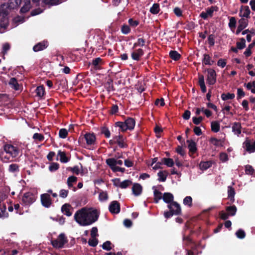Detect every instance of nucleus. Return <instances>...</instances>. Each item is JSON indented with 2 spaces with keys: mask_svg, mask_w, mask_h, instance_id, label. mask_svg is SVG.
<instances>
[{
  "mask_svg": "<svg viewBox=\"0 0 255 255\" xmlns=\"http://www.w3.org/2000/svg\"><path fill=\"white\" fill-rule=\"evenodd\" d=\"M97 210L91 208L84 207L77 211L74 216L75 221L81 226H87L92 225L98 219Z\"/></svg>",
  "mask_w": 255,
  "mask_h": 255,
  "instance_id": "nucleus-1",
  "label": "nucleus"
},
{
  "mask_svg": "<svg viewBox=\"0 0 255 255\" xmlns=\"http://www.w3.org/2000/svg\"><path fill=\"white\" fill-rule=\"evenodd\" d=\"M3 150L0 154V159L4 163L17 161L22 154L21 151L17 147L10 144H5Z\"/></svg>",
  "mask_w": 255,
  "mask_h": 255,
  "instance_id": "nucleus-2",
  "label": "nucleus"
},
{
  "mask_svg": "<svg viewBox=\"0 0 255 255\" xmlns=\"http://www.w3.org/2000/svg\"><path fill=\"white\" fill-rule=\"evenodd\" d=\"M120 156L118 158H110L106 159V162L109 166L111 169L114 172L120 171L122 173L125 171L124 168L120 167L117 165H122L123 164V161L118 159Z\"/></svg>",
  "mask_w": 255,
  "mask_h": 255,
  "instance_id": "nucleus-3",
  "label": "nucleus"
},
{
  "mask_svg": "<svg viewBox=\"0 0 255 255\" xmlns=\"http://www.w3.org/2000/svg\"><path fill=\"white\" fill-rule=\"evenodd\" d=\"M67 242V238L63 233L60 234L56 239L53 240L51 241L53 247L56 248H63Z\"/></svg>",
  "mask_w": 255,
  "mask_h": 255,
  "instance_id": "nucleus-4",
  "label": "nucleus"
},
{
  "mask_svg": "<svg viewBox=\"0 0 255 255\" xmlns=\"http://www.w3.org/2000/svg\"><path fill=\"white\" fill-rule=\"evenodd\" d=\"M109 143L112 145L117 143L121 148H126L128 146L126 139L120 134L114 136L113 139L109 141Z\"/></svg>",
  "mask_w": 255,
  "mask_h": 255,
  "instance_id": "nucleus-5",
  "label": "nucleus"
},
{
  "mask_svg": "<svg viewBox=\"0 0 255 255\" xmlns=\"http://www.w3.org/2000/svg\"><path fill=\"white\" fill-rule=\"evenodd\" d=\"M36 200L35 195L30 192L25 193L22 198L23 204L25 205H29L32 204Z\"/></svg>",
  "mask_w": 255,
  "mask_h": 255,
  "instance_id": "nucleus-6",
  "label": "nucleus"
},
{
  "mask_svg": "<svg viewBox=\"0 0 255 255\" xmlns=\"http://www.w3.org/2000/svg\"><path fill=\"white\" fill-rule=\"evenodd\" d=\"M243 147L250 153L255 152V141L252 143L250 140L247 138L243 143Z\"/></svg>",
  "mask_w": 255,
  "mask_h": 255,
  "instance_id": "nucleus-7",
  "label": "nucleus"
},
{
  "mask_svg": "<svg viewBox=\"0 0 255 255\" xmlns=\"http://www.w3.org/2000/svg\"><path fill=\"white\" fill-rule=\"evenodd\" d=\"M168 208L174 215H179L181 212L180 205L176 202H172L168 205Z\"/></svg>",
  "mask_w": 255,
  "mask_h": 255,
  "instance_id": "nucleus-8",
  "label": "nucleus"
},
{
  "mask_svg": "<svg viewBox=\"0 0 255 255\" xmlns=\"http://www.w3.org/2000/svg\"><path fill=\"white\" fill-rule=\"evenodd\" d=\"M207 81L209 84L213 85L216 81V73L214 70L210 69L207 70Z\"/></svg>",
  "mask_w": 255,
  "mask_h": 255,
  "instance_id": "nucleus-9",
  "label": "nucleus"
},
{
  "mask_svg": "<svg viewBox=\"0 0 255 255\" xmlns=\"http://www.w3.org/2000/svg\"><path fill=\"white\" fill-rule=\"evenodd\" d=\"M84 138L87 145L93 146L96 143V136L93 133H87L84 135Z\"/></svg>",
  "mask_w": 255,
  "mask_h": 255,
  "instance_id": "nucleus-10",
  "label": "nucleus"
},
{
  "mask_svg": "<svg viewBox=\"0 0 255 255\" xmlns=\"http://www.w3.org/2000/svg\"><path fill=\"white\" fill-rule=\"evenodd\" d=\"M109 209L111 213L118 214L120 211V204L117 201H113L109 205Z\"/></svg>",
  "mask_w": 255,
  "mask_h": 255,
  "instance_id": "nucleus-11",
  "label": "nucleus"
},
{
  "mask_svg": "<svg viewBox=\"0 0 255 255\" xmlns=\"http://www.w3.org/2000/svg\"><path fill=\"white\" fill-rule=\"evenodd\" d=\"M133 50L131 52V56L133 60L138 61L140 57L143 55L144 52L141 48L136 49L133 48Z\"/></svg>",
  "mask_w": 255,
  "mask_h": 255,
  "instance_id": "nucleus-12",
  "label": "nucleus"
},
{
  "mask_svg": "<svg viewBox=\"0 0 255 255\" xmlns=\"http://www.w3.org/2000/svg\"><path fill=\"white\" fill-rule=\"evenodd\" d=\"M41 201L43 206L46 208L49 207L51 204V200L49 194L45 193L41 195Z\"/></svg>",
  "mask_w": 255,
  "mask_h": 255,
  "instance_id": "nucleus-13",
  "label": "nucleus"
},
{
  "mask_svg": "<svg viewBox=\"0 0 255 255\" xmlns=\"http://www.w3.org/2000/svg\"><path fill=\"white\" fill-rule=\"evenodd\" d=\"M215 10H216L215 7L211 6L207 8L206 11H202L200 15L202 18L206 19L208 17H212L214 11Z\"/></svg>",
  "mask_w": 255,
  "mask_h": 255,
  "instance_id": "nucleus-14",
  "label": "nucleus"
},
{
  "mask_svg": "<svg viewBox=\"0 0 255 255\" xmlns=\"http://www.w3.org/2000/svg\"><path fill=\"white\" fill-rule=\"evenodd\" d=\"M232 131L238 136H239L242 132V126L241 124L239 122L234 123L232 124Z\"/></svg>",
  "mask_w": 255,
  "mask_h": 255,
  "instance_id": "nucleus-15",
  "label": "nucleus"
},
{
  "mask_svg": "<svg viewBox=\"0 0 255 255\" xmlns=\"http://www.w3.org/2000/svg\"><path fill=\"white\" fill-rule=\"evenodd\" d=\"M250 13L251 11L248 6H243L240 10L239 15L243 18H249Z\"/></svg>",
  "mask_w": 255,
  "mask_h": 255,
  "instance_id": "nucleus-16",
  "label": "nucleus"
},
{
  "mask_svg": "<svg viewBox=\"0 0 255 255\" xmlns=\"http://www.w3.org/2000/svg\"><path fill=\"white\" fill-rule=\"evenodd\" d=\"M188 148L190 154H194L197 151V146L196 142L192 140H187Z\"/></svg>",
  "mask_w": 255,
  "mask_h": 255,
  "instance_id": "nucleus-17",
  "label": "nucleus"
},
{
  "mask_svg": "<svg viewBox=\"0 0 255 255\" xmlns=\"http://www.w3.org/2000/svg\"><path fill=\"white\" fill-rule=\"evenodd\" d=\"M142 191V187L138 183H134L132 188V191L133 195L135 196H139L141 194Z\"/></svg>",
  "mask_w": 255,
  "mask_h": 255,
  "instance_id": "nucleus-18",
  "label": "nucleus"
},
{
  "mask_svg": "<svg viewBox=\"0 0 255 255\" xmlns=\"http://www.w3.org/2000/svg\"><path fill=\"white\" fill-rule=\"evenodd\" d=\"M92 64L95 69L99 70L101 68V65L103 64V61L101 58L98 57L93 60Z\"/></svg>",
  "mask_w": 255,
  "mask_h": 255,
  "instance_id": "nucleus-19",
  "label": "nucleus"
},
{
  "mask_svg": "<svg viewBox=\"0 0 255 255\" xmlns=\"http://www.w3.org/2000/svg\"><path fill=\"white\" fill-rule=\"evenodd\" d=\"M8 84L11 88L16 91L20 90V86L18 83L17 80L14 78H12L10 79Z\"/></svg>",
  "mask_w": 255,
  "mask_h": 255,
  "instance_id": "nucleus-20",
  "label": "nucleus"
},
{
  "mask_svg": "<svg viewBox=\"0 0 255 255\" xmlns=\"http://www.w3.org/2000/svg\"><path fill=\"white\" fill-rule=\"evenodd\" d=\"M47 42L46 41H43L35 45L33 47V49L34 51L38 52L44 49L47 47Z\"/></svg>",
  "mask_w": 255,
  "mask_h": 255,
  "instance_id": "nucleus-21",
  "label": "nucleus"
},
{
  "mask_svg": "<svg viewBox=\"0 0 255 255\" xmlns=\"http://www.w3.org/2000/svg\"><path fill=\"white\" fill-rule=\"evenodd\" d=\"M162 199L164 202L168 204L169 205L171 202H174V197L173 195L170 193H165L163 195Z\"/></svg>",
  "mask_w": 255,
  "mask_h": 255,
  "instance_id": "nucleus-22",
  "label": "nucleus"
},
{
  "mask_svg": "<svg viewBox=\"0 0 255 255\" xmlns=\"http://www.w3.org/2000/svg\"><path fill=\"white\" fill-rule=\"evenodd\" d=\"M152 189L153 190L154 201L157 203L162 198L163 195L160 192L157 190L155 186H153Z\"/></svg>",
  "mask_w": 255,
  "mask_h": 255,
  "instance_id": "nucleus-23",
  "label": "nucleus"
},
{
  "mask_svg": "<svg viewBox=\"0 0 255 255\" xmlns=\"http://www.w3.org/2000/svg\"><path fill=\"white\" fill-rule=\"evenodd\" d=\"M21 0H9L8 7L10 9H14L17 8L19 6L20 4L21 3ZM7 7V5H6Z\"/></svg>",
  "mask_w": 255,
  "mask_h": 255,
  "instance_id": "nucleus-24",
  "label": "nucleus"
},
{
  "mask_svg": "<svg viewBox=\"0 0 255 255\" xmlns=\"http://www.w3.org/2000/svg\"><path fill=\"white\" fill-rule=\"evenodd\" d=\"M168 175V172L166 170L160 171L158 174V180L160 182L165 181L166 178Z\"/></svg>",
  "mask_w": 255,
  "mask_h": 255,
  "instance_id": "nucleus-25",
  "label": "nucleus"
},
{
  "mask_svg": "<svg viewBox=\"0 0 255 255\" xmlns=\"http://www.w3.org/2000/svg\"><path fill=\"white\" fill-rule=\"evenodd\" d=\"M57 156L59 158V160L62 163H67L69 161V158L66 155L65 152L59 150L58 152Z\"/></svg>",
  "mask_w": 255,
  "mask_h": 255,
  "instance_id": "nucleus-26",
  "label": "nucleus"
},
{
  "mask_svg": "<svg viewBox=\"0 0 255 255\" xmlns=\"http://www.w3.org/2000/svg\"><path fill=\"white\" fill-rule=\"evenodd\" d=\"M128 129L132 130L135 126V121L132 118H128L125 121Z\"/></svg>",
  "mask_w": 255,
  "mask_h": 255,
  "instance_id": "nucleus-27",
  "label": "nucleus"
},
{
  "mask_svg": "<svg viewBox=\"0 0 255 255\" xmlns=\"http://www.w3.org/2000/svg\"><path fill=\"white\" fill-rule=\"evenodd\" d=\"M211 128L212 131L217 132L220 130V125L218 121H213L211 123Z\"/></svg>",
  "mask_w": 255,
  "mask_h": 255,
  "instance_id": "nucleus-28",
  "label": "nucleus"
},
{
  "mask_svg": "<svg viewBox=\"0 0 255 255\" xmlns=\"http://www.w3.org/2000/svg\"><path fill=\"white\" fill-rule=\"evenodd\" d=\"M6 207L5 205H2L0 206V218L4 219L7 218L8 214L6 211Z\"/></svg>",
  "mask_w": 255,
  "mask_h": 255,
  "instance_id": "nucleus-29",
  "label": "nucleus"
},
{
  "mask_svg": "<svg viewBox=\"0 0 255 255\" xmlns=\"http://www.w3.org/2000/svg\"><path fill=\"white\" fill-rule=\"evenodd\" d=\"M210 141L212 144L216 146H222L224 143L223 140L218 139L215 137L211 138Z\"/></svg>",
  "mask_w": 255,
  "mask_h": 255,
  "instance_id": "nucleus-30",
  "label": "nucleus"
},
{
  "mask_svg": "<svg viewBox=\"0 0 255 255\" xmlns=\"http://www.w3.org/2000/svg\"><path fill=\"white\" fill-rule=\"evenodd\" d=\"M248 24V19L242 18L241 19L239 20V25L238 27L241 28V29H245Z\"/></svg>",
  "mask_w": 255,
  "mask_h": 255,
  "instance_id": "nucleus-31",
  "label": "nucleus"
},
{
  "mask_svg": "<svg viewBox=\"0 0 255 255\" xmlns=\"http://www.w3.org/2000/svg\"><path fill=\"white\" fill-rule=\"evenodd\" d=\"M63 213L67 216H70L72 213L70 212V206L67 204H65L62 206L61 208Z\"/></svg>",
  "mask_w": 255,
  "mask_h": 255,
  "instance_id": "nucleus-32",
  "label": "nucleus"
},
{
  "mask_svg": "<svg viewBox=\"0 0 255 255\" xmlns=\"http://www.w3.org/2000/svg\"><path fill=\"white\" fill-rule=\"evenodd\" d=\"M235 95L233 93H223L221 95V98L223 101L231 100L235 98Z\"/></svg>",
  "mask_w": 255,
  "mask_h": 255,
  "instance_id": "nucleus-33",
  "label": "nucleus"
},
{
  "mask_svg": "<svg viewBox=\"0 0 255 255\" xmlns=\"http://www.w3.org/2000/svg\"><path fill=\"white\" fill-rule=\"evenodd\" d=\"M77 180V178L74 176H71L67 179V185L69 188L73 187V184Z\"/></svg>",
  "mask_w": 255,
  "mask_h": 255,
  "instance_id": "nucleus-34",
  "label": "nucleus"
},
{
  "mask_svg": "<svg viewBox=\"0 0 255 255\" xmlns=\"http://www.w3.org/2000/svg\"><path fill=\"white\" fill-rule=\"evenodd\" d=\"M203 63L205 65H211L213 64L214 61L211 59V57L208 54H205Z\"/></svg>",
  "mask_w": 255,
  "mask_h": 255,
  "instance_id": "nucleus-35",
  "label": "nucleus"
},
{
  "mask_svg": "<svg viewBox=\"0 0 255 255\" xmlns=\"http://www.w3.org/2000/svg\"><path fill=\"white\" fill-rule=\"evenodd\" d=\"M226 211L229 215L234 216L236 214L237 208L235 206H229L226 208Z\"/></svg>",
  "mask_w": 255,
  "mask_h": 255,
  "instance_id": "nucleus-36",
  "label": "nucleus"
},
{
  "mask_svg": "<svg viewBox=\"0 0 255 255\" xmlns=\"http://www.w3.org/2000/svg\"><path fill=\"white\" fill-rule=\"evenodd\" d=\"M30 8V0H27L24 5L20 9V11L22 13H25L29 10Z\"/></svg>",
  "mask_w": 255,
  "mask_h": 255,
  "instance_id": "nucleus-37",
  "label": "nucleus"
},
{
  "mask_svg": "<svg viewBox=\"0 0 255 255\" xmlns=\"http://www.w3.org/2000/svg\"><path fill=\"white\" fill-rule=\"evenodd\" d=\"M246 47V40L244 38L240 39V41L237 42V48L239 49H242Z\"/></svg>",
  "mask_w": 255,
  "mask_h": 255,
  "instance_id": "nucleus-38",
  "label": "nucleus"
},
{
  "mask_svg": "<svg viewBox=\"0 0 255 255\" xmlns=\"http://www.w3.org/2000/svg\"><path fill=\"white\" fill-rule=\"evenodd\" d=\"M8 170L12 173L17 172L19 171V166L17 164H11L9 166Z\"/></svg>",
  "mask_w": 255,
  "mask_h": 255,
  "instance_id": "nucleus-39",
  "label": "nucleus"
},
{
  "mask_svg": "<svg viewBox=\"0 0 255 255\" xmlns=\"http://www.w3.org/2000/svg\"><path fill=\"white\" fill-rule=\"evenodd\" d=\"M108 199V195L106 191H102L100 193L99 195V199L100 201H105Z\"/></svg>",
  "mask_w": 255,
  "mask_h": 255,
  "instance_id": "nucleus-40",
  "label": "nucleus"
},
{
  "mask_svg": "<svg viewBox=\"0 0 255 255\" xmlns=\"http://www.w3.org/2000/svg\"><path fill=\"white\" fill-rule=\"evenodd\" d=\"M43 2L48 5H57L61 2L60 0H42Z\"/></svg>",
  "mask_w": 255,
  "mask_h": 255,
  "instance_id": "nucleus-41",
  "label": "nucleus"
},
{
  "mask_svg": "<svg viewBox=\"0 0 255 255\" xmlns=\"http://www.w3.org/2000/svg\"><path fill=\"white\" fill-rule=\"evenodd\" d=\"M159 5L157 3H154L150 9V11L153 14H157L159 12Z\"/></svg>",
  "mask_w": 255,
  "mask_h": 255,
  "instance_id": "nucleus-42",
  "label": "nucleus"
},
{
  "mask_svg": "<svg viewBox=\"0 0 255 255\" xmlns=\"http://www.w3.org/2000/svg\"><path fill=\"white\" fill-rule=\"evenodd\" d=\"M171 58L174 60H177L180 58V55L176 51H171L169 53Z\"/></svg>",
  "mask_w": 255,
  "mask_h": 255,
  "instance_id": "nucleus-43",
  "label": "nucleus"
},
{
  "mask_svg": "<svg viewBox=\"0 0 255 255\" xmlns=\"http://www.w3.org/2000/svg\"><path fill=\"white\" fill-rule=\"evenodd\" d=\"M36 95L39 97H42L44 94V89L42 86L37 87L36 89Z\"/></svg>",
  "mask_w": 255,
  "mask_h": 255,
  "instance_id": "nucleus-44",
  "label": "nucleus"
},
{
  "mask_svg": "<svg viewBox=\"0 0 255 255\" xmlns=\"http://www.w3.org/2000/svg\"><path fill=\"white\" fill-rule=\"evenodd\" d=\"M212 163L210 161L202 162L200 164V168L202 170H206L211 166Z\"/></svg>",
  "mask_w": 255,
  "mask_h": 255,
  "instance_id": "nucleus-45",
  "label": "nucleus"
},
{
  "mask_svg": "<svg viewBox=\"0 0 255 255\" xmlns=\"http://www.w3.org/2000/svg\"><path fill=\"white\" fill-rule=\"evenodd\" d=\"M236 20L234 17H231L230 19L229 26L232 30H234L236 27Z\"/></svg>",
  "mask_w": 255,
  "mask_h": 255,
  "instance_id": "nucleus-46",
  "label": "nucleus"
},
{
  "mask_svg": "<svg viewBox=\"0 0 255 255\" xmlns=\"http://www.w3.org/2000/svg\"><path fill=\"white\" fill-rule=\"evenodd\" d=\"M8 22L7 18L5 16L3 17L0 20V26L1 28H5L7 26Z\"/></svg>",
  "mask_w": 255,
  "mask_h": 255,
  "instance_id": "nucleus-47",
  "label": "nucleus"
},
{
  "mask_svg": "<svg viewBox=\"0 0 255 255\" xmlns=\"http://www.w3.org/2000/svg\"><path fill=\"white\" fill-rule=\"evenodd\" d=\"M163 163L167 165L168 167H172L174 165V161L171 158H164L163 159Z\"/></svg>",
  "mask_w": 255,
  "mask_h": 255,
  "instance_id": "nucleus-48",
  "label": "nucleus"
},
{
  "mask_svg": "<svg viewBox=\"0 0 255 255\" xmlns=\"http://www.w3.org/2000/svg\"><path fill=\"white\" fill-rule=\"evenodd\" d=\"M247 88L251 90L253 93H255V81L249 82L246 85Z\"/></svg>",
  "mask_w": 255,
  "mask_h": 255,
  "instance_id": "nucleus-49",
  "label": "nucleus"
},
{
  "mask_svg": "<svg viewBox=\"0 0 255 255\" xmlns=\"http://www.w3.org/2000/svg\"><path fill=\"white\" fill-rule=\"evenodd\" d=\"M183 204L189 207H191L192 204V199L191 196H186L183 200Z\"/></svg>",
  "mask_w": 255,
  "mask_h": 255,
  "instance_id": "nucleus-50",
  "label": "nucleus"
},
{
  "mask_svg": "<svg viewBox=\"0 0 255 255\" xmlns=\"http://www.w3.org/2000/svg\"><path fill=\"white\" fill-rule=\"evenodd\" d=\"M145 40L143 38H138L137 41L133 44V48H136L137 46H143L144 45Z\"/></svg>",
  "mask_w": 255,
  "mask_h": 255,
  "instance_id": "nucleus-51",
  "label": "nucleus"
},
{
  "mask_svg": "<svg viewBox=\"0 0 255 255\" xmlns=\"http://www.w3.org/2000/svg\"><path fill=\"white\" fill-rule=\"evenodd\" d=\"M131 184V181L129 180H125L122 182H121V184H120V187L122 189H125L127 188Z\"/></svg>",
  "mask_w": 255,
  "mask_h": 255,
  "instance_id": "nucleus-52",
  "label": "nucleus"
},
{
  "mask_svg": "<svg viewBox=\"0 0 255 255\" xmlns=\"http://www.w3.org/2000/svg\"><path fill=\"white\" fill-rule=\"evenodd\" d=\"M116 126L117 127H119L122 131H125L128 129L127 127H126V124L125 122H118L116 123Z\"/></svg>",
  "mask_w": 255,
  "mask_h": 255,
  "instance_id": "nucleus-53",
  "label": "nucleus"
},
{
  "mask_svg": "<svg viewBox=\"0 0 255 255\" xmlns=\"http://www.w3.org/2000/svg\"><path fill=\"white\" fill-rule=\"evenodd\" d=\"M254 169L250 165L245 166V172L247 174L253 175L254 172Z\"/></svg>",
  "mask_w": 255,
  "mask_h": 255,
  "instance_id": "nucleus-54",
  "label": "nucleus"
},
{
  "mask_svg": "<svg viewBox=\"0 0 255 255\" xmlns=\"http://www.w3.org/2000/svg\"><path fill=\"white\" fill-rule=\"evenodd\" d=\"M68 134V130L65 128L60 129L59 132V137L62 138H65Z\"/></svg>",
  "mask_w": 255,
  "mask_h": 255,
  "instance_id": "nucleus-55",
  "label": "nucleus"
},
{
  "mask_svg": "<svg viewBox=\"0 0 255 255\" xmlns=\"http://www.w3.org/2000/svg\"><path fill=\"white\" fill-rule=\"evenodd\" d=\"M219 158L220 160L223 162H226L229 159L228 155L225 152L220 153L219 155Z\"/></svg>",
  "mask_w": 255,
  "mask_h": 255,
  "instance_id": "nucleus-56",
  "label": "nucleus"
},
{
  "mask_svg": "<svg viewBox=\"0 0 255 255\" xmlns=\"http://www.w3.org/2000/svg\"><path fill=\"white\" fill-rule=\"evenodd\" d=\"M59 168V164L57 163L53 162L49 167V169L50 171H55Z\"/></svg>",
  "mask_w": 255,
  "mask_h": 255,
  "instance_id": "nucleus-57",
  "label": "nucleus"
},
{
  "mask_svg": "<svg viewBox=\"0 0 255 255\" xmlns=\"http://www.w3.org/2000/svg\"><path fill=\"white\" fill-rule=\"evenodd\" d=\"M98 243V240L96 238H91L88 241L89 245L92 247H96Z\"/></svg>",
  "mask_w": 255,
  "mask_h": 255,
  "instance_id": "nucleus-58",
  "label": "nucleus"
},
{
  "mask_svg": "<svg viewBox=\"0 0 255 255\" xmlns=\"http://www.w3.org/2000/svg\"><path fill=\"white\" fill-rule=\"evenodd\" d=\"M102 248L104 250L106 251H110L111 250V243L110 241H106L102 245Z\"/></svg>",
  "mask_w": 255,
  "mask_h": 255,
  "instance_id": "nucleus-59",
  "label": "nucleus"
},
{
  "mask_svg": "<svg viewBox=\"0 0 255 255\" xmlns=\"http://www.w3.org/2000/svg\"><path fill=\"white\" fill-rule=\"evenodd\" d=\"M33 138L35 140L41 141L44 139V136L41 134L35 133L33 135Z\"/></svg>",
  "mask_w": 255,
  "mask_h": 255,
  "instance_id": "nucleus-60",
  "label": "nucleus"
},
{
  "mask_svg": "<svg viewBox=\"0 0 255 255\" xmlns=\"http://www.w3.org/2000/svg\"><path fill=\"white\" fill-rule=\"evenodd\" d=\"M122 32L125 34L129 33L130 31L129 27L127 25H124L122 27Z\"/></svg>",
  "mask_w": 255,
  "mask_h": 255,
  "instance_id": "nucleus-61",
  "label": "nucleus"
},
{
  "mask_svg": "<svg viewBox=\"0 0 255 255\" xmlns=\"http://www.w3.org/2000/svg\"><path fill=\"white\" fill-rule=\"evenodd\" d=\"M237 237L240 239H243L245 237V232L242 230H239L236 233Z\"/></svg>",
  "mask_w": 255,
  "mask_h": 255,
  "instance_id": "nucleus-62",
  "label": "nucleus"
},
{
  "mask_svg": "<svg viewBox=\"0 0 255 255\" xmlns=\"http://www.w3.org/2000/svg\"><path fill=\"white\" fill-rule=\"evenodd\" d=\"M128 23L131 26L135 27L138 25L139 22L137 20H134L132 18H130L128 19Z\"/></svg>",
  "mask_w": 255,
  "mask_h": 255,
  "instance_id": "nucleus-63",
  "label": "nucleus"
},
{
  "mask_svg": "<svg viewBox=\"0 0 255 255\" xmlns=\"http://www.w3.org/2000/svg\"><path fill=\"white\" fill-rule=\"evenodd\" d=\"M125 165L127 167H132L134 165L133 162L129 159H127L125 160Z\"/></svg>",
  "mask_w": 255,
  "mask_h": 255,
  "instance_id": "nucleus-64",
  "label": "nucleus"
}]
</instances>
